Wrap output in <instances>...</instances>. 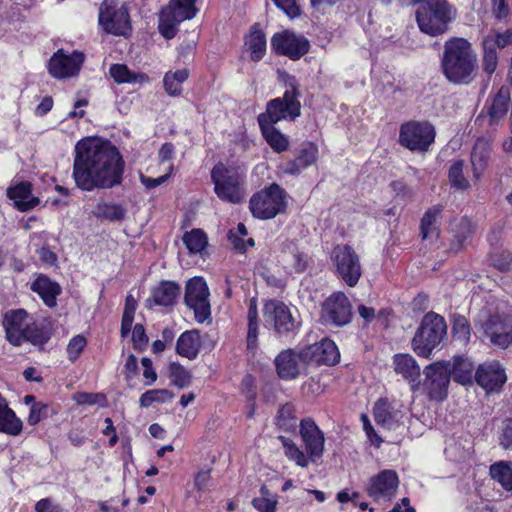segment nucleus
<instances>
[{"instance_id": "a19ab883", "label": "nucleus", "mask_w": 512, "mask_h": 512, "mask_svg": "<svg viewBox=\"0 0 512 512\" xmlns=\"http://www.w3.org/2000/svg\"><path fill=\"white\" fill-rule=\"evenodd\" d=\"M463 160H454L448 171L449 182L452 187L459 190H467L470 187L468 179L463 174Z\"/></svg>"}, {"instance_id": "a878e982", "label": "nucleus", "mask_w": 512, "mask_h": 512, "mask_svg": "<svg viewBox=\"0 0 512 512\" xmlns=\"http://www.w3.org/2000/svg\"><path fill=\"white\" fill-rule=\"evenodd\" d=\"M7 196L14 202L21 211H27L36 207L40 200L31 193V184L20 182L7 189Z\"/></svg>"}, {"instance_id": "39448f33", "label": "nucleus", "mask_w": 512, "mask_h": 512, "mask_svg": "<svg viewBox=\"0 0 512 512\" xmlns=\"http://www.w3.org/2000/svg\"><path fill=\"white\" fill-rule=\"evenodd\" d=\"M211 178L218 198L233 204L244 200V175L239 169L219 163L212 169Z\"/></svg>"}, {"instance_id": "20e7f679", "label": "nucleus", "mask_w": 512, "mask_h": 512, "mask_svg": "<svg viewBox=\"0 0 512 512\" xmlns=\"http://www.w3.org/2000/svg\"><path fill=\"white\" fill-rule=\"evenodd\" d=\"M446 334L444 318L432 312L427 313L412 339V349L419 357L429 358Z\"/></svg>"}, {"instance_id": "4468645a", "label": "nucleus", "mask_w": 512, "mask_h": 512, "mask_svg": "<svg viewBox=\"0 0 512 512\" xmlns=\"http://www.w3.org/2000/svg\"><path fill=\"white\" fill-rule=\"evenodd\" d=\"M300 110L301 105L297 99L296 88L292 85L282 97L268 102L266 113L260 114L259 117H264L268 123L275 124L281 120L296 119L300 116Z\"/></svg>"}, {"instance_id": "5fc2aeb1", "label": "nucleus", "mask_w": 512, "mask_h": 512, "mask_svg": "<svg viewBox=\"0 0 512 512\" xmlns=\"http://www.w3.org/2000/svg\"><path fill=\"white\" fill-rule=\"evenodd\" d=\"M50 413V407L43 402L33 403L27 418L29 425H36L43 419L47 418Z\"/></svg>"}, {"instance_id": "680f3d73", "label": "nucleus", "mask_w": 512, "mask_h": 512, "mask_svg": "<svg viewBox=\"0 0 512 512\" xmlns=\"http://www.w3.org/2000/svg\"><path fill=\"white\" fill-rule=\"evenodd\" d=\"M273 2L292 19L300 15V8L296 0H273Z\"/></svg>"}, {"instance_id": "9b49d317", "label": "nucleus", "mask_w": 512, "mask_h": 512, "mask_svg": "<svg viewBox=\"0 0 512 512\" xmlns=\"http://www.w3.org/2000/svg\"><path fill=\"white\" fill-rule=\"evenodd\" d=\"M336 274L350 287H354L361 275V264L357 253L347 245L336 246L331 254Z\"/></svg>"}, {"instance_id": "8fccbe9b", "label": "nucleus", "mask_w": 512, "mask_h": 512, "mask_svg": "<svg viewBox=\"0 0 512 512\" xmlns=\"http://www.w3.org/2000/svg\"><path fill=\"white\" fill-rule=\"evenodd\" d=\"M485 42H490L491 46L496 48H505L512 45V29H507L504 32L496 30L490 31L483 39Z\"/></svg>"}, {"instance_id": "6e6d98bb", "label": "nucleus", "mask_w": 512, "mask_h": 512, "mask_svg": "<svg viewBox=\"0 0 512 512\" xmlns=\"http://www.w3.org/2000/svg\"><path fill=\"white\" fill-rule=\"evenodd\" d=\"M452 332L457 340L467 343L470 338V325L467 319L463 316L455 317Z\"/></svg>"}, {"instance_id": "72a5a7b5", "label": "nucleus", "mask_w": 512, "mask_h": 512, "mask_svg": "<svg viewBox=\"0 0 512 512\" xmlns=\"http://www.w3.org/2000/svg\"><path fill=\"white\" fill-rule=\"evenodd\" d=\"M111 78L118 84H143L148 77L143 73H135L124 64H114L109 69Z\"/></svg>"}, {"instance_id": "1a4fd4ad", "label": "nucleus", "mask_w": 512, "mask_h": 512, "mask_svg": "<svg viewBox=\"0 0 512 512\" xmlns=\"http://www.w3.org/2000/svg\"><path fill=\"white\" fill-rule=\"evenodd\" d=\"M100 27L108 34L127 37L131 33V22L125 4L120 0H104L99 8Z\"/></svg>"}, {"instance_id": "5701e85b", "label": "nucleus", "mask_w": 512, "mask_h": 512, "mask_svg": "<svg viewBox=\"0 0 512 512\" xmlns=\"http://www.w3.org/2000/svg\"><path fill=\"white\" fill-rule=\"evenodd\" d=\"M300 435L310 461L319 459L324 451V435L318 426L310 419L300 424Z\"/></svg>"}, {"instance_id": "ddd939ff", "label": "nucleus", "mask_w": 512, "mask_h": 512, "mask_svg": "<svg viewBox=\"0 0 512 512\" xmlns=\"http://www.w3.org/2000/svg\"><path fill=\"white\" fill-rule=\"evenodd\" d=\"M434 138V127L428 122L410 121L400 127L399 142L411 151H426Z\"/></svg>"}, {"instance_id": "774afa93", "label": "nucleus", "mask_w": 512, "mask_h": 512, "mask_svg": "<svg viewBox=\"0 0 512 512\" xmlns=\"http://www.w3.org/2000/svg\"><path fill=\"white\" fill-rule=\"evenodd\" d=\"M36 512H61L58 505L54 504L49 498L39 500L35 504Z\"/></svg>"}, {"instance_id": "7ed1b4c3", "label": "nucleus", "mask_w": 512, "mask_h": 512, "mask_svg": "<svg viewBox=\"0 0 512 512\" xmlns=\"http://www.w3.org/2000/svg\"><path fill=\"white\" fill-rule=\"evenodd\" d=\"M455 17L456 9L447 0H427L416 12L419 29L429 36L444 34Z\"/></svg>"}, {"instance_id": "0eeeda50", "label": "nucleus", "mask_w": 512, "mask_h": 512, "mask_svg": "<svg viewBox=\"0 0 512 512\" xmlns=\"http://www.w3.org/2000/svg\"><path fill=\"white\" fill-rule=\"evenodd\" d=\"M197 0H169V3L161 10L158 29L166 39H172L178 32L181 22L193 19L198 9Z\"/></svg>"}, {"instance_id": "603ef678", "label": "nucleus", "mask_w": 512, "mask_h": 512, "mask_svg": "<svg viewBox=\"0 0 512 512\" xmlns=\"http://www.w3.org/2000/svg\"><path fill=\"white\" fill-rule=\"evenodd\" d=\"M96 214L109 220H120L124 217L125 211L119 205L114 204H98Z\"/></svg>"}, {"instance_id": "412c9836", "label": "nucleus", "mask_w": 512, "mask_h": 512, "mask_svg": "<svg viewBox=\"0 0 512 512\" xmlns=\"http://www.w3.org/2000/svg\"><path fill=\"white\" fill-rule=\"evenodd\" d=\"M302 362L334 365L340 359L335 343L330 339L309 345L301 350Z\"/></svg>"}, {"instance_id": "2eb2a0df", "label": "nucleus", "mask_w": 512, "mask_h": 512, "mask_svg": "<svg viewBox=\"0 0 512 512\" xmlns=\"http://www.w3.org/2000/svg\"><path fill=\"white\" fill-rule=\"evenodd\" d=\"M424 386L430 399L441 401L447 396L451 377V361H437L424 369Z\"/></svg>"}, {"instance_id": "a211bd4d", "label": "nucleus", "mask_w": 512, "mask_h": 512, "mask_svg": "<svg viewBox=\"0 0 512 512\" xmlns=\"http://www.w3.org/2000/svg\"><path fill=\"white\" fill-rule=\"evenodd\" d=\"M351 306L347 296L336 292L328 297L321 310V319L326 324L342 326L350 322Z\"/></svg>"}, {"instance_id": "bf43d9fd", "label": "nucleus", "mask_w": 512, "mask_h": 512, "mask_svg": "<svg viewBox=\"0 0 512 512\" xmlns=\"http://www.w3.org/2000/svg\"><path fill=\"white\" fill-rule=\"evenodd\" d=\"M87 345L85 337L82 335L74 336L67 345V355L70 361L78 359L82 351Z\"/></svg>"}, {"instance_id": "423d86ee", "label": "nucleus", "mask_w": 512, "mask_h": 512, "mask_svg": "<svg viewBox=\"0 0 512 512\" xmlns=\"http://www.w3.org/2000/svg\"><path fill=\"white\" fill-rule=\"evenodd\" d=\"M3 326L6 338L12 345L19 346L25 341L35 345L43 343L41 331L24 309L8 311L4 315Z\"/></svg>"}, {"instance_id": "bb28decb", "label": "nucleus", "mask_w": 512, "mask_h": 512, "mask_svg": "<svg viewBox=\"0 0 512 512\" xmlns=\"http://www.w3.org/2000/svg\"><path fill=\"white\" fill-rule=\"evenodd\" d=\"M490 157V143L485 138H479L474 144L471 152V165L473 171V177L476 181H479L488 167V161Z\"/></svg>"}, {"instance_id": "09e8293b", "label": "nucleus", "mask_w": 512, "mask_h": 512, "mask_svg": "<svg viewBox=\"0 0 512 512\" xmlns=\"http://www.w3.org/2000/svg\"><path fill=\"white\" fill-rule=\"evenodd\" d=\"M136 308H137V301L131 294H129L126 297L125 308H124L122 323H121L122 336H126L130 332V329H131V326H132V323L134 320Z\"/></svg>"}, {"instance_id": "9d476101", "label": "nucleus", "mask_w": 512, "mask_h": 512, "mask_svg": "<svg viewBox=\"0 0 512 512\" xmlns=\"http://www.w3.org/2000/svg\"><path fill=\"white\" fill-rule=\"evenodd\" d=\"M476 333L481 338L501 349L512 344V318L508 315L494 314L479 319L475 324Z\"/></svg>"}, {"instance_id": "c03bdc74", "label": "nucleus", "mask_w": 512, "mask_h": 512, "mask_svg": "<svg viewBox=\"0 0 512 512\" xmlns=\"http://www.w3.org/2000/svg\"><path fill=\"white\" fill-rule=\"evenodd\" d=\"M510 95L507 89L501 88L497 95L493 98L488 113L491 119L502 118L508 110V102Z\"/></svg>"}, {"instance_id": "4be33fe9", "label": "nucleus", "mask_w": 512, "mask_h": 512, "mask_svg": "<svg viewBox=\"0 0 512 512\" xmlns=\"http://www.w3.org/2000/svg\"><path fill=\"white\" fill-rule=\"evenodd\" d=\"M475 379L487 392H493L498 391L504 385L507 376L502 364L493 360L479 365Z\"/></svg>"}, {"instance_id": "49530a36", "label": "nucleus", "mask_w": 512, "mask_h": 512, "mask_svg": "<svg viewBox=\"0 0 512 512\" xmlns=\"http://www.w3.org/2000/svg\"><path fill=\"white\" fill-rule=\"evenodd\" d=\"M183 242L191 253L202 252L208 243L205 233L200 229L187 232L183 236Z\"/></svg>"}, {"instance_id": "4c0bfd02", "label": "nucleus", "mask_w": 512, "mask_h": 512, "mask_svg": "<svg viewBox=\"0 0 512 512\" xmlns=\"http://www.w3.org/2000/svg\"><path fill=\"white\" fill-rule=\"evenodd\" d=\"M473 370V363L468 359L459 357L451 361V376L459 384L465 385L470 383Z\"/></svg>"}, {"instance_id": "58836bf2", "label": "nucleus", "mask_w": 512, "mask_h": 512, "mask_svg": "<svg viewBox=\"0 0 512 512\" xmlns=\"http://www.w3.org/2000/svg\"><path fill=\"white\" fill-rule=\"evenodd\" d=\"M188 77L189 71L187 69L167 72L163 78L165 91L172 97L179 96L182 92V84Z\"/></svg>"}, {"instance_id": "69168bd1", "label": "nucleus", "mask_w": 512, "mask_h": 512, "mask_svg": "<svg viewBox=\"0 0 512 512\" xmlns=\"http://www.w3.org/2000/svg\"><path fill=\"white\" fill-rule=\"evenodd\" d=\"M360 420L363 424V429L365 430L366 435H367L368 439L370 440V442L372 444H374L375 446H379L382 441L378 437L376 432L374 431V428L372 427L368 416L365 414H361Z\"/></svg>"}, {"instance_id": "f03ea898", "label": "nucleus", "mask_w": 512, "mask_h": 512, "mask_svg": "<svg viewBox=\"0 0 512 512\" xmlns=\"http://www.w3.org/2000/svg\"><path fill=\"white\" fill-rule=\"evenodd\" d=\"M441 65L448 81L469 84L477 74V55L467 40L453 38L444 45Z\"/></svg>"}, {"instance_id": "37998d69", "label": "nucleus", "mask_w": 512, "mask_h": 512, "mask_svg": "<svg viewBox=\"0 0 512 512\" xmlns=\"http://www.w3.org/2000/svg\"><path fill=\"white\" fill-rule=\"evenodd\" d=\"M277 503V496L264 485L260 488V496L252 501L253 507L259 512H275Z\"/></svg>"}, {"instance_id": "0e129e2a", "label": "nucleus", "mask_w": 512, "mask_h": 512, "mask_svg": "<svg viewBox=\"0 0 512 512\" xmlns=\"http://www.w3.org/2000/svg\"><path fill=\"white\" fill-rule=\"evenodd\" d=\"M278 424L285 429H289L294 426L293 409L291 406L285 405L280 409Z\"/></svg>"}, {"instance_id": "f704fd0d", "label": "nucleus", "mask_w": 512, "mask_h": 512, "mask_svg": "<svg viewBox=\"0 0 512 512\" xmlns=\"http://www.w3.org/2000/svg\"><path fill=\"white\" fill-rule=\"evenodd\" d=\"M180 294V287L170 281L161 282L153 291V300L162 306L173 305Z\"/></svg>"}, {"instance_id": "7c9ffc66", "label": "nucleus", "mask_w": 512, "mask_h": 512, "mask_svg": "<svg viewBox=\"0 0 512 512\" xmlns=\"http://www.w3.org/2000/svg\"><path fill=\"white\" fill-rule=\"evenodd\" d=\"M31 289L37 293L42 298L44 303L49 307L56 305V298L61 292L59 285L55 282H52L46 276H39L32 283Z\"/></svg>"}, {"instance_id": "cd10ccee", "label": "nucleus", "mask_w": 512, "mask_h": 512, "mask_svg": "<svg viewBox=\"0 0 512 512\" xmlns=\"http://www.w3.org/2000/svg\"><path fill=\"white\" fill-rule=\"evenodd\" d=\"M262 135L274 152L281 153L289 148V139L275 128L274 124L265 121L264 117H258Z\"/></svg>"}, {"instance_id": "de8ad7c7", "label": "nucleus", "mask_w": 512, "mask_h": 512, "mask_svg": "<svg viewBox=\"0 0 512 512\" xmlns=\"http://www.w3.org/2000/svg\"><path fill=\"white\" fill-rule=\"evenodd\" d=\"M172 397V393L166 389L148 390L141 395L139 404L141 407H149L153 403H165Z\"/></svg>"}, {"instance_id": "79ce46f5", "label": "nucleus", "mask_w": 512, "mask_h": 512, "mask_svg": "<svg viewBox=\"0 0 512 512\" xmlns=\"http://www.w3.org/2000/svg\"><path fill=\"white\" fill-rule=\"evenodd\" d=\"M248 236V231L246 226L243 223H239L237 225V228L235 230H231L229 232V241L233 245V247L240 251L245 252L248 247L254 246V240L253 238H247L245 240V237Z\"/></svg>"}, {"instance_id": "ea45409f", "label": "nucleus", "mask_w": 512, "mask_h": 512, "mask_svg": "<svg viewBox=\"0 0 512 512\" xmlns=\"http://www.w3.org/2000/svg\"><path fill=\"white\" fill-rule=\"evenodd\" d=\"M491 477L506 491H512V462L500 461L490 467Z\"/></svg>"}, {"instance_id": "4d7b16f0", "label": "nucleus", "mask_w": 512, "mask_h": 512, "mask_svg": "<svg viewBox=\"0 0 512 512\" xmlns=\"http://www.w3.org/2000/svg\"><path fill=\"white\" fill-rule=\"evenodd\" d=\"M174 173V165L169 164L167 167V171L164 175L159 176L157 178H152L149 176L144 175L143 173L139 174V180L141 184L147 189L151 190L156 188L157 186H160L161 184L168 181V179L171 177V175Z\"/></svg>"}, {"instance_id": "e2e57ef3", "label": "nucleus", "mask_w": 512, "mask_h": 512, "mask_svg": "<svg viewBox=\"0 0 512 512\" xmlns=\"http://www.w3.org/2000/svg\"><path fill=\"white\" fill-rule=\"evenodd\" d=\"M73 399L79 405H93L104 400L101 394L79 392L74 394Z\"/></svg>"}, {"instance_id": "e433bc0d", "label": "nucleus", "mask_w": 512, "mask_h": 512, "mask_svg": "<svg viewBox=\"0 0 512 512\" xmlns=\"http://www.w3.org/2000/svg\"><path fill=\"white\" fill-rule=\"evenodd\" d=\"M441 207L429 208L421 220V234L424 239L438 237V222L441 214Z\"/></svg>"}, {"instance_id": "864d4df0", "label": "nucleus", "mask_w": 512, "mask_h": 512, "mask_svg": "<svg viewBox=\"0 0 512 512\" xmlns=\"http://www.w3.org/2000/svg\"><path fill=\"white\" fill-rule=\"evenodd\" d=\"M491 265L502 271H508L512 265V254L509 251H495L490 256Z\"/></svg>"}, {"instance_id": "6ab92c4d", "label": "nucleus", "mask_w": 512, "mask_h": 512, "mask_svg": "<svg viewBox=\"0 0 512 512\" xmlns=\"http://www.w3.org/2000/svg\"><path fill=\"white\" fill-rule=\"evenodd\" d=\"M84 56L80 52L66 54L62 49L58 50L48 62L49 74L57 79H64L76 75L83 64Z\"/></svg>"}, {"instance_id": "c9c22d12", "label": "nucleus", "mask_w": 512, "mask_h": 512, "mask_svg": "<svg viewBox=\"0 0 512 512\" xmlns=\"http://www.w3.org/2000/svg\"><path fill=\"white\" fill-rule=\"evenodd\" d=\"M283 262L290 273H302L308 266V256L295 245L284 252Z\"/></svg>"}, {"instance_id": "2f4dec72", "label": "nucleus", "mask_w": 512, "mask_h": 512, "mask_svg": "<svg viewBox=\"0 0 512 512\" xmlns=\"http://www.w3.org/2000/svg\"><path fill=\"white\" fill-rule=\"evenodd\" d=\"M394 371L408 381L420 376V367L410 354H396L393 358Z\"/></svg>"}, {"instance_id": "13d9d810", "label": "nucleus", "mask_w": 512, "mask_h": 512, "mask_svg": "<svg viewBox=\"0 0 512 512\" xmlns=\"http://www.w3.org/2000/svg\"><path fill=\"white\" fill-rule=\"evenodd\" d=\"M483 49H484V56H483V67L484 70L487 73H493L497 67L498 63V57L497 52L494 47L491 46L490 42H485L483 40Z\"/></svg>"}, {"instance_id": "f3484780", "label": "nucleus", "mask_w": 512, "mask_h": 512, "mask_svg": "<svg viewBox=\"0 0 512 512\" xmlns=\"http://www.w3.org/2000/svg\"><path fill=\"white\" fill-rule=\"evenodd\" d=\"M271 48L277 54L287 56L291 60H299L310 49L309 40L290 30L276 32L271 38Z\"/></svg>"}, {"instance_id": "473e14b6", "label": "nucleus", "mask_w": 512, "mask_h": 512, "mask_svg": "<svg viewBox=\"0 0 512 512\" xmlns=\"http://www.w3.org/2000/svg\"><path fill=\"white\" fill-rule=\"evenodd\" d=\"M245 48L253 61L261 60L266 52V37L263 31L254 26L245 38Z\"/></svg>"}, {"instance_id": "b1692460", "label": "nucleus", "mask_w": 512, "mask_h": 512, "mask_svg": "<svg viewBox=\"0 0 512 512\" xmlns=\"http://www.w3.org/2000/svg\"><path fill=\"white\" fill-rule=\"evenodd\" d=\"M319 150L316 144L307 142L302 145L296 159L291 160L281 166V169L286 174L296 175L302 170L310 167L318 159Z\"/></svg>"}, {"instance_id": "393cba45", "label": "nucleus", "mask_w": 512, "mask_h": 512, "mask_svg": "<svg viewBox=\"0 0 512 512\" xmlns=\"http://www.w3.org/2000/svg\"><path fill=\"white\" fill-rule=\"evenodd\" d=\"M301 353L296 354L291 350L282 351L275 359L278 375L282 379H295L300 374Z\"/></svg>"}, {"instance_id": "338daca9", "label": "nucleus", "mask_w": 512, "mask_h": 512, "mask_svg": "<svg viewBox=\"0 0 512 512\" xmlns=\"http://www.w3.org/2000/svg\"><path fill=\"white\" fill-rule=\"evenodd\" d=\"M175 157V147L171 143H165L158 152V160L164 164L170 162Z\"/></svg>"}, {"instance_id": "a18cd8bd", "label": "nucleus", "mask_w": 512, "mask_h": 512, "mask_svg": "<svg viewBox=\"0 0 512 512\" xmlns=\"http://www.w3.org/2000/svg\"><path fill=\"white\" fill-rule=\"evenodd\" d=\"M280 440L283 444L285 455L289 460L295 462L299 467H308L310 460L308 455L306 456L291 440L285 437H280Z\"/></svg>"}, {"instance_id": "6e6552de", "label": "nucleus", "mask_w": 512, "mask_h": 512, "mask_svg": "<svg viewBox=\"0 0 512 512\" xmlns=\"http://www.w3.org/2000/svg\"><path fill=\"white\" fill-rule=\"evenodd\" d=\"M286 193L278 184L254 194L250 199V211L256 218L267 220L285 211Z\"/></svg>"}, {"instance_id": "c85d7f7f", "label": "nucleus", "mask_w": 512, "mask_h": 512, "mask_svg": "<svg viewBox=\"0 0 512 512\" xmlns=\"http://www.w3.org/2000/svg\"><path fill=\"white\" fill-rule=\"evenodd\" d=\"M22 421L9 408L7 401L0 395V432L17 436L22 432Z\"/></svg>"}, {"instance_id": "f8f14e48", "label": "nucleus", "mask_w": 512, "mask_h": 512, "mask_svg": "<svg viewBox=\"0 0 512 512\" xmlns=\"http://www.w3.org/2000/svg\"><path fill=\"white\" fill-rule=\"evenodd\" d=\"M263 317L265 326L277 334L294 332L299 326L292 309L278 300H269L264 304Z\"/></svg>"}, {"instance_id": "c756f323", "label": "nucleus", "mask_w": 512, "mask_h": 512, "mask_svg": "<svg viewBox=\"0 0 512 512\" xmlns=\"http://www.w3.org/2000/svg\"><path fill=\"white\" fill-rule=\"evenodd\" d=\"M201 348V339L196 330L186 331L177 340L176 351L180 356L188 359L197 357Z\"/></svg>"}, {"instance_id": "dca6fc26", "label": "nucleus", "mask_w": 512, "mask_h": 512, "mask_svg": "<svg viewBox=\"0 0 512 512\" xmlns=\"http://www.w3.org/2000/svg\"><path fill=\"white\" fill-rule=\"evenodd\" d=\"M184 300L194 311L197 322L203 323L210 317L209 289L203 278L194 277L187 282Z\"/></svg>"}, {"instance_id": "aec40b11", "label": "nucleus", "mask_w": 512, "mask_h": 512, "mask_svg": "<svg viewBox=\"0 0 512 512\" xmlns=\"http://www.w3.org/2000/svg\"><path fill=\"white\" fill-rule=\"evenodd\" d=\"M399 478L393 470H383L371 477L366 491L375 501L390 500L396 493Z\"/></svg>"}, {"instance_id": "3c124183", "label": "nucleus", "mask_w": 512, "mask_h": 512, "mask_svg": "<svg viewBox=\"0 0 512 512\" xmlns=\"http://www.w3.org/2000/svg\"><path fill=\"white\" fill-rule=\"evenodd\" d=\"M170 376L174 385L179 388L188 387L191 383L192 375L183 366L172 363L170 366Z\"/></svg>"}, {"instance_id": "f257e3e1", "label": "nucleus", "mask_w": 512, "mask_h": 512, "mask_svg": "<svg viewBox=\"0 0 512 512\" xmlns=\"http://www.w3.org/2000/svg\"><path fill=\"white\" fill-rule=\"evenodd\" d=\"M124 160L109 141L86 137L77 142L73 163V178L85 191L107 189L121 183Z\"/></svg>"}, {"instance_id": "052dcab7", "label": "nucleus", "mask_w": 512, "mask_h": 512, "mask_svg": "<svg viewBox=\"0 0 512 512\" xmlns=\"http://www.w3.org/2000/svg\"><path fill=\"white\" fill-rule=\"evenodd\" d=\"M374 417L378 424H382L383 426L390 427L391 425V415L389 412L388 404L379 400L374 406Z\"/></svg>"}]
</instances>
